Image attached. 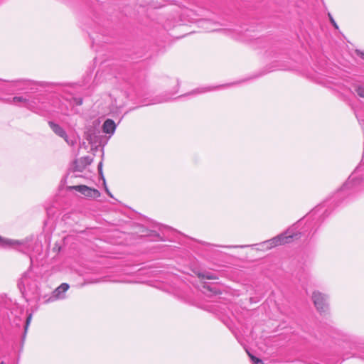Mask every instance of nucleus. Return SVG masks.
I'll return each instance as SVG.
<instances>
[{"label":"nucleus","instance_id":"11","mask_svg":"<svg viewBox=\"0 0 364 364\" xmlns=\"http://www.w3.org/2000/svg\"><path fill=\"white\" fill-rule=\"evenodd\" d=\"M21 244H23V242L21 241L4 238L0 235V247L1 248L11 247Z\"/></svg>","mask_w":364,"mask_h":364},{"label":"nucleus","instance_id":"23","mask_svg":"<svg viewBox=\"0 0 364 364\" xmlns=\"http://www.w3.org/2000/svg\"><path fill=\"white\" fill-rule=\"evenodd\" d=\"M105 191L108 194V196H109L110 197H112L111 193L109 192V191L108 190V188L106 186H105Z\"/></svg>","mask_w":364,"mask_h":364},{"label":"nucleus","instance_id":"4","mask_svg":"<svg viewBox=\"0 0 364 364\" xmlns=\"http://www.w3.org/2000/svg\"><path fill=\"white\" fill-rule=\"evenodd\" d=\"M312 301L316 309L322 313L326 312L328 309V296L318 291H314L311 296Z\"/></svg>","mask_w":364,"mask_h":364},{"label":"nucleus","instance_id":"28","mask_svg":"<svg viewBox=\"0 0 364 364\" xmlns=\"http://www.w3.org/2000/svg\"><path fill=\"white\" fill-rule=\"evenodd\" d=\"M319 209H320V208H316V210H314V213H316V212L319 211Z\"/></svg>","mask_w":364,"mask_h":364},{"label":"nucleus","instance_id":"9","mask_svg":"<svg viewBox=\"0 0 364 364\" xmlns=\"http://www.w3.org/2000/svg\"><path fill=\"white\" fill-rule=\"evenodd\" d=\"M49 127L52 129V131L60 137L63 138L68 144L73 146L74 144V141L73 140H70L68 137V135L64 130V129L60 126L59 124L50 121L48 122Z\"/></svg>","mask_w":364,"mask_h":364},{"label":"nucleus","instance_id":"5","mask_svg":"<svg viewBox=\"0 0 364 364\" xmlns=\"http://www.w3.org/2000/svg\"><path fill=\"white\" fill-rule=\"evenodd\" d=\"M361 169V166H358L354 172L349 176L347 181L341 188V191L352 190L355 188L361 183L362 179L359 177L358 173Z\"/></svg>","mask_w":364,"mask_h":364},{"label":"nucleus","instance_id":"19","mask_svg":"<svg viewBox=\"0 0 364 364\" xmlns=\"http://www.w3.org/2000/svg\"><path fill=\"white\" fill-rule=\"evenodd\" d=\"M73 101L74 105H81L82 103V100L81 98H73Z\"/></svg>","mask_w":364,"mask_h":364},{"label":"nucleus","instance_id":"1","mask_svg":"<svg viewBox=\"0 0 364 364\" xmlns=\"http://www.w3.org/2000/svg\"><path fill=\"white\" fill-rule=\"evenodd\" d=\"M297 234H294L287 230L270 240H266L259 244L261 249L269 250L272 247L290 242L294 237H296Z\"/></svg>","mask_w":364,"mask_h":364},{"label":"nucleus","instance_id":"25","mask_svg":"<svg viewBox=\"0 0 364 364\" xmlns=\"http://www.w3.org/2000/svg\"><path fill=\"white\" fill-rule=\"evenodd\" d=\"M208 289L210 291H213V293H216L215 291H213V289L212 288H210L209 286L207 287Z\"/></svg>","mask_w":364,"mask_h":364},{"label":"nucleus","instance_id":"26","mask_svg":"<svg viewBox=\"0 0 364 364\" xmlns=\"http://www.w3.org/2000/svg\"><path fill=\"white\" fill-rule=\"evenodd\" d=\"M167 100H159V101H158V102H166V101H167Z\"/></svg>","mask_w":364,"mask_h":364},{"label":"nucleus","instance_id":"24","mask_svg":"<svg viewBox=\"0 0 364 364\" xmlns=\"http://www.w3.org/2000/svg\"><path fill=\"white\" fill-rule=\"evenodd\" d=\"M101 167H102V162H100V163L99 164V165H98V168H99V170H100V173H102Z\"/></svg>","mask_w":364,"mask_h":364},{"label":"nucleus","instance_id":"18","mask_svg":"<svg viewBox=\"0 0 364 364\" xmlns=\"http://www.w3.org/2000/svg\"><path fill=\"white\" fill-rule=\"evenodd\" d=\"M251 359H252V362L254 363V364H263V362L262 360H260L253 355H251Z\"/></svg>","mask_w":364,"mask_h":364},{"label":"nucleus","instance_id":"30","mask_svg":"<svg viewBox=\"0 0 364 364\" xmlns=\"http://www.w3.org/2000/svg\"><path fill=\"white\" fill-rule=\"evenodd\" d=\"M0 364H4V362H1Z\"/></svg>","mask_w":364,"mask_h":364},{"label":"nucleus","instance_id":"8","mask_svg":"<svg viewBox=\"0 0 364 364\" xmlns=\"http://www.w3.org/2000/svg\"><path fill=\"white\" fill-rule=\"evenodd\" d=\"M73 188L88 198L96 199L100 196V193L98 190L85 185L75 186Z\"/></svg>","mask_w":364,"mask_h":364},{"label":"nucleus","instance_id":"29","mask_svg":"<svg viewBox=\"0 0 364 364\" xmlns=\"http://www.w3.org/2000/svg\"><path fill=\"white\" fill-rule=\"evenodd\" d=\"M103 182H104L105 186H106L105 179L104 178H103Z\"/></svg>","mask_w":364,"mask_h":364},{"label":"nucleus","instance_id":"6","mask_svg":"<svg viewBox=\"0 0 364 364\" xmlns=\"http://www.w3.org/2000/svg\"><path fill=\"white\" fill-rule=\"evenodd\" d=\"M9 104L22 105L27 109H32L34 107V102L31 101V95L26 93L24 96H16L4 100Z\"/></svg>","mask_w":364,"mask_h":364},{"label":"nucleus","instance_id":"22","mask_svg":"<svg viewBox=\"0 0 364 364\" xmlns=\"http://www.w3.org/2000/svg\"><path fill=\"white\" fill-rule=\"evenodd\" d=\"M358 55L363 59H364V52L357 51Z\"/></svg>","mask_w":364,"mask_h":364},{"label":"nucleus","instance_id":"3","mask_svg":"<svg viewBox=\"0 0 364 364\" xmlns=\"http://www.w3.org/2000/svg\"><path fill=\"white\" fill-rule=\"evenodd\" d=\"M18 287L23 294L26 291L34 293L37 290V282L31 271H28L22 275L18 282Z\"/></svg>","mask_w":364,"mask_h":364},{"label":"nucleus","instance_id":"20","mask_svg":"<svg viewBox=\"0 0 364 364\" xmlns=\"http://www.w3.org/2000/svg\"><path fill=\"white\" fill-rule=\"evenodd\" d=\"M329 16V18H330V21H331V23H332V25L336 28H338V25L336 24V21H334V19L332 18V16L328 14Z\"/></svg>","mask_w":364,"mask_h":364},{"label":"nucleus","instance_id":"21","mask_svg":"<svg viewBox=\"0 0 364 364\" xmlns=\"http://www.w3.org/2000/svg\"><path fill=\"white\" fill-rule=\"evenodd\" d=\"M68 109L67 107H65V108L60 107V112L62 114H68Z\"/></svg>","mask_w":364,"mask_h":364},{"label":"nucleus","instance_id":"17","mask_svg":"<svg viewBox=\"0 0 364 364\" xmlns=\"http://www.w3.org/2000/svg\"><path fill=\"white\" fill-rule=\"evenodd\" d=\"M209 90H210V88H208V87H203V88H200V89H197V90H193L190 94L203 93V92H205L209 91Z\"/></svg>","mask_w":364,"mask_h":364},{"label":"nucleus","instance_id":"2","mask_svg":"<svg viewBox=\"0 0 364 364\" xmlns=\"http://www.w3.org/2000/svg\"><path fill=\"white\" fill-rule=\"evenodd\" d=\"M31 318L32 314L25 315L23 309L18 306L14 308L11 311V315H9V319L14 325L20 326L23 323L25 333L28 328Z\"/></svg>","mask_w":364,"mask_h":364},{"label":"nucleus","instance_id":"12","mask_svg":"<svg viewBox=\"0 0 364 364\" xmlns=\"http://www.w3.org/2000/svg\"><path fill=\"white\" fill-rule=\"evenodd\" d=\"M354 92L361 98H364V84L355 83L353 87Z\"/></svg>","mask_w":364,"mask_h":364},{"label":"nucleus","instance_id":"13","mask_svg":"<svg viewBox=\"0 0 364 364\" xmlns=\"http://www.w3.org/2000/svg\"><path fill=\"white\" fill-rule=\"evenodd\" d=\"M41 95L31 96V101L34 102V107L32 109H29L30 110L37 112L40 109L39 104L41 100Z\"/></svg>","mask_w":364,"mask_h":364},{"label":"nucleus","instance_id":"16","mask_svg":"<svg viewBox=\"0 0 364 364\" xmlns=\"http://www.w3.org/2000/svg\"><path fill=\"white\" fill-rule=\"evenodd\" d=\"M12 90L11 89H9L6 87L4 81L0 80V91L2 92H8L9 91Z\"/></svg>","mask_w":364,"mask_h":364},{"label":"nucleus","instance_id":"7","mask_svg":"<svg viewBox=\"0 0 364 364\" xmlns=\"http://www.w3.org/2000/svg\"><path fill=\"white\" fill-rule=\"evenodd\" d=\"M69 285L67 283L61 284L53 292L46 302H53L56 300L63 299L65 298V292L68 290Z\"/></svg>","mask_w":364,"mask_h":364},{"label":"nucleus","instance_id":"10","mask_svg":"<svg viewBox=\"0 0 364 364\" xmlns=\"http://www.w3.org/2000/svg\"><path fill=\"white\" fill-rule=\"evenodd\" d=\"M102 129L106 134H113L116 129V124L112 119H108L105 121Z\"/></svg>","mask_w":364,"mask_h":364},{"label":"nucleus","instance_id":"14","mask_svg":"<svg viewBox=\"0 0 364 364\" xmlns=\"http://www.w3.org/2000/svg\"><path fill=\"white\" fill-rule=\"evenodd\" d=\"M200 23H201L202 26H203L208 31H215L218 30L217 28L214 27L215 23H212L209 20L201 21Z\"/></svg>","mask_w":364,"mask_h":364},{"label":"nucleus","instance_id":"27","mask_svg":"<svg viewBox=\"0 0 364 364\" xmlns=\"http://www.w3.org/2000/svg\"><path fill=\"white\" fill-rule=\"evenodd\" d=\"M239 246L235 245V246H227L226 247H238Z\"/></svg>","mask_w":364,"mask_h":364},{"label":"nucleus","instance_id":"15","mask_svg":"<svg viewBox=\"0 0 364 364\" xmlns=\"http://www.w3.org/2000/svg\"><path fill=\"white\" fill-rule=\"evenodd\" d=\"M198 277H201L203 279H217V277L215 276L213 274L208 272H200L198 274Z\"/></svg>","mask_w":364,"mask_h":364}]
</instances>
